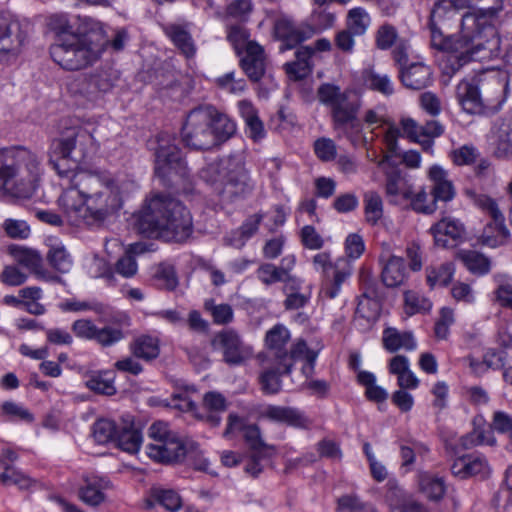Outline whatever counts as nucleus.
<instances>
[{
    "instance_id": "f257e3e1",
    "label": "nucleus",
    "mask_w": 512,
    "mask_h": 512,
    "mask_svg": "<svg viewBox=\"0 0 512 512\" xmlns=\"http://www.w3.org/2000/svg\"><path fill=\"white\" fill-rule=\"evenodd\" d=\"M133 218L135 230L148 238L183 243L193 233L189 210L179 200L168 195L153 196Z\"/></svg>"
},
{
    "instance_id": "f03ea898",
    "label": "nucleus",
    "mask_w": 512,
    "mask_h": 512,
    "mask_svg": "<svg viewBox=\"0 0 512 512\" xmlns=\"http://www.w3.org/2000/svg\"><path fill=\"white\" fill-rule=\"evenodd\" d=\"M78 33L54 42L49 53L55 63L67 71H78L92 66L109 44L101 22L83 17L79 19Z\"/></svg>"
},
{
    "instance_id": "7ed1b4c3",
    "label": "nucleus",
    "mask_w": 512,
    "mask_h": 512,
    "mask_svg": "<svg viewBox=\"0 0 512 512\" xmlns=\"http://www.w3.org/2000/svg\"><path fill=\"white\" fill-rule=\"evenodd\" d=\"M76 185L86 198L82 223L100 226L116 216L123 206L121 188L117 179L108 171L80 170Z\"/></svg>"
},
{
    "instance_id": "20e7f679",
    "label": "nucleus",
    "mask_w": 512,
    "mask_h": 512,
    "mask_svg": "<svg viewBox=\"0 0 512 512\" xmlns=\"http://www.w3.org/2000/svg\"><path fill=\"white\" fill-rule=\"evenodd\" d=\"M39 160L24 146L0 149V191L13 200H28L39 181Z\"/></svg>"
},
{
    "instance_id": "39448f33",
    "label": "nucleus",
    "mask_w": 512,
    "mask_h": 512,
    "mask_svg": "<svg viewBox=\"0 0 512 512\" xmlns=\"http://www.w3.org/2000/svg\"><path fill=\"white\" fill-rule=\"evenodd\" d=\"M236 132L235 123L212 105L192 109L182 128V141L193 150H209L230 139Z\"/></svg>"
},
{
    "instance_id": "423d86ee",
    "label": "nucleus",
    "mask_w": 512,
    "mask_h": 512,
    "mask_svg": "<svg viewBox=\"0 0 512 512\" xmlns=\"http://www.w3.org/2000/svg\"><path fill=\"white\" fill-rule=\"evenodd\" d=\"M290 341V332L283 324H276L266 332L265 344L267 352L259 354L258 357H267L279 363L286 372H291L293 365L298 360H303L302 374L306 378L312 377L315 370V363L318 352L308 347L303 339H298L289 350L286 349Z\"/></svg>"
},
{
    "instance_id": "0eeeda50",
    "label": "nucleus",
    "mask_w": 512,
    "mask_h": 512,
    "mask_svg": "<svg viewBox=\"0 0 512 512\" xmlns=\"http://www.w3.org/2000/svg\"><path fill=\"white\" fill-rule=\"evenodd\" d=\"M91 134L82 127H72L52 143L50 163L61 177L80 171L79 165L88 156Z\"/></svg>"
},
{
    "instance_id": "6e6552de",
    "label": "nucleus",
    "mask_w": 512,
    "mask_h": 512,
    "mask_svg": "<svg viewBox=\"0 0 512 512\" xmlns=\"http://www.w3.org/2000/svg\"><path fill=\"white\" fill-rule=\"evenodd\" d=\"M319 101L331 109L332 124L335 131L348 135L360 127L358 112L361 104L357 96L350 92H342L333 84L324 83L317 90Z\"/></svg>"
},
{
    "instance_id": "1a4fd4ad",
    "label": "nucleus",
    "mask_w": 512,
    "mask_h": 512,
    "mask_svg": "<svg viewBox=\"0 0 512 512\" xmlns=\"http://www.w3.org/2000/svg\"><path fill=\"white\" fill-rule=\"evenodd\" d=\"M148 435L151 442L146 445V453L149 458L162 464L179 463L197 448L194 442H185L181 439L163 421L153 423Z\"/></svg>"
},
{
    "instance_id": "9d476101",
    "label": "nucleus",
    "mask_w": 512,
    "mask_h": 512,
    "mask_svg": "<svg viewBox=\"0 0 512 512\" xmlns=\"http://www.w3.org/2000/svg\"><path fill=\"white\" fill-rule=\"evenodd\" d=\"M474 28H477V19L473 14L462 16L461 31L459 34L445 36L436 34L432 37L431 47L448 54L447 63L451 73L457 72L463 65L471 61L470 51L474 41Z\"/></svg>"
},
{
    "instance_id": "9b49d317",
    "label": "nucleus",
    "mask_w": 512,
    "mask_h": 512,
    "mask_svg": "<svg viewBox=\"0 0 512 512\" xmlns=\"http://www.w3.org/2000/svg\"><path fill=\"white\" fill-rule=\"evenodd\" d=\"M219 175L222 183L220 191L222 202L232 204L251 195L254 185L240 158L229 157L222 161Z\"/></svg>"
},
{
    "instance_id": "f8f14e48",
    "label": "nucleus",
    "mask_w": 512,
    "mask_h": 512,
    "mask_svg": "<svg viewBox=\"0 0 512 512\" xmlns=\"http://www.w3.org/2000/svg\"><path fill=\"white\" fill-rule=\"evenodd\" d=\"M155 156V174L161 178L165 184L171 181L170 177L175 174L181 178L189 176L187 163L182 155L180 148L176 145L175 136L161 132L157 135V147Z\"/></svg>"
},
{
    "instance_id": "ddd939ff",
    "label": "nucleus",
    "mask_w": 512,
    "mask_h": 512,
    "mask_svg": "<svg viewBox=\"0 0 512 512\" xmlns=\"http://www.w3.org/2000/svg\"><path fill=\"white\" fill-rule=\"evenodd\" d=\"M29 23L9 13H0V64L16 59L29 33Z\"/></svg>"
},
{
    "instance_id": "4468645a",
    "label": "nucleus",
    "mask_w": 512,
    "mask_h": 512,
    "mask_svg": "<svg viewBox=\"0 0 512 512\" xmlns=\"http://www.w3.org/2000/svg\"><path fill=\"white\" fill-rule=\"evenodd\" d=\"M194 392L193 387L186 388L183 393H176L172 395L173 406L187 412H193L195 416L212 427H216L221 422V414L226 411L227 404L224 396L218 392H208L203 397V407L205 412L202 414L196 413V404L190 399L188 392Z\"/></svg>"
},
{
    "instance_id": "2eb2a0df",
    "label": "nucleus",
    "mask_w": 512,
    "mask_h": 512,
    "mask_svg": "<svg viewBox=\"0 0 512 512\" xmlns=\"http://www.w3.org/2000/svg\"><path fill=\"white\" fill-rule=\"evenodd\" d=\"M114 85L108 71H96L90 75H81L69 84L70 93L76 98L94 101L101 94L108 92Z\"/></svg>"
},
{
    "instance_id": "dca6fc26",
    "label": "nucleus",
    "mask_w": 512,
    "mask_h": 512,
    "mask_svg": "<svg viewBox=\"0 0 512 512\" xmlns=\"http://www.w3.org/2000/svg\"><path fill=\"white\" fill-rule=\"evenodd\" d=\"M212 345L223 353V360L230 366L243 364L252 356V348L245 345L239 334L233 329L217 333Z\"/></svg>"
},
{
    "instance_id": "f3484780",
    "label": "nucleus",
    "mask_w": 512,
    "mask_h": 512,
    "mask_svg": "<svg viewBox=\"0 0 512 512\" xmlns=\"http://www.w3.org/2000/svg\"><path fill=\"white\" fill-rule=\"evenodd\" d=\"M274 34L282 42L280 52H284L311 38L314 29L309 25L297 24L288 18H279L274 25Z\"/></svg>"
},
{
    "instance_id": "a211bd4d",
    "label": "nucleus",
    "mask_w": 512,
    "mask_h": 512,
    "mask_svg": "<svg viewBox=\"0 0 512 512\" xmlns=\"http://www.w3.org/2000/svg\"><path fill=\"white\" fill-rule=\"evenodd\" d=\"M430 232L434 237V242L442 248L455 247L458 242L466 238L465 226L460 220L450 217L442 218L435 223Z\"/></svg>"
},
{
    "instance_id": "6ab92c4d",
    "label": "nucleus",
    "mask_w": 512,
    "mask_h": 512,
    "mask_svg": "<svg viewBox=\"0 0 512 512\" xmlns=\"http://www.w3.org/2000/svg\"><path fill=\"white\" fill-rule=\"evenodd\" d=\"M240 67L252 82L260 81L266 71L264 49L255 41L246 43L240 55Z\"/></svg>"
},
{
    "instance_id": "aec40b11",
    "label": "nucleus",
    "mask_w": 512,
    "mask_h": 512,
    "mask_svg": "<svg viewBox=\"0 0 512 512\" xmlns=\"http://www.w3.org/2000/svg\"><path fill=\"white\" fill-rule=\"evenodd\" d=\"M78 175L79 171H76L67 177L69 179V186L59 198V204L64 212L77 223L82 222V215L86 207V198L75 183Z\"/></svg>"
},
{
    "instance_id": "412c9836",
    "label": "nucleus",
    "mask_w": 512,
    "mask_h": 512,
    "mask_svg": "<svg viewBox=\"0 0 512 512\" xmlns=\"http://www.w3.org/2000/svg\"><path fill=\"white\" fill-rule=\"evenodd\" d=\"M379 263L382 266L381 280L386 287H398L405 282L407 270L402 257L383 251L379 256Z\"/></svg>"
},
{
    "instance_id": "4be33fe9",
    "label": "nucleus",
    "mask_w": 512,
    "mask_h": 512,
    "mask_svg": "<svg viewBox=\"0 0 512 512\" xmlns=\"http://www.w3.org/2000/svg\"><path fill=\"white\" fill-rule=\"evenodd\" d=\"M484 109H492L503 102L505 83L497 74L481 73L476 76Z\"/></svg>"
},
{
    "instance_id": "5701e85b",
    "label": "nucleus",
    "mask_w": 512,
    "mask_h": 512,
    "mask_svg": "<svg viewBox=\"0 0 512 512\" xmlns=\"http://www.w3.org/2000/svg\"><path fill=\"white\" fill-rule=\"evenodd\" d=\"M457 99L463 110L469 114H482L485 112L482 102L480 87L476 77L471 80H463L457 86Z\"/></svg>"
},
{
    "instance_id": "b1692460",
    "label": "nucleus",
    "mask_w": 512,
    "mask_h": 512,
    "mask_svg": "<svg viewBox=\"0 0 512 512\" xmlns=\"http://www.w3.org/2000/svg\"><path fill=\"white\" fill-rule=\"evenodd\" d=\"M258 359L261 367L259 381L262 391L266 394L278 393L282 388L281 377L291 372L284 371L279 363L267 357H258Z\"/></svg>"
},
{
    "instance_id": "393cba45",
    "label": "nucleus",
    "mask_w": 512,
    "mask_h": 512,
    "mask_svg": "<svg viewBox=\"0 0 512 512\" xmlns=\"http://www.w3.org/2000/svg\"><path fill=\"white\" fill-rule=\"evenodd\" d=\"M312 46H301L295 51V60L284 64V69L289 79L300 81L308 77L313 70Z\"/></svg>"
},
{
    "instance_id": "a878e982",
    "label": "nucleus",
    "mask_w": 512,
    "mask_h": 512,
    "mask_svg": "<svg viewBox=\"0 0 512 512\" xmlns=\"http://www.w3.org/2000/svg\"><path fill=\"white\" fill-rule=\"evenodd\" d=\"M487 36V40L483 41L480 31L473 35L474 41L470 51L471 61H487L499 55L500 39L494 28L488 29Z\"/></svg>"
},
{
    "instance_id": "bb28decb",
    "label": "nucleus",
    "mask_w": 512,
    "mask_h": 512,
    "mask_svg": "<svg viewBox=\"0 0 512 512\" xmlns=\"http://www.w3.org/2000/svg\"><path fill=\"white\" fill-rule=\"evenodd\" d=\"M381 311L380 298L359 297L355 311L354 324L361 331L372 328Z\"/></svg>"
},
{
    "instance_id": "cd10ccee",
    "label": "nucleus",
    "mask_w": 512,
    "mask_h": 512,
    "mask_svg": "<svg viewBox=\"0 0 512 512\" xmlns=\"http://www.w3.org/2000/svg\"><path fill=\"white\" fill-rule=\"evenodd\" d=\"M399 79L407 89L421 90L432 82V72L423 63H412L399 70Z\"/></svg>"
},
{
    "instance_id": "c85d7f7f",
    "label": "nucleus",
    "mask_w": 512,
    "mask_h": 512,
    "mask_svg": "<svg viewBox=\"0 0 512 512\" xmlns=\"http://www.w3.org/2000/svg\"><path fill=\"white\" fill-rule=\"evenodd\" d=\"M454 3L451 0H438L429 16L428 28L430 30V42L432 37L438 32L444 34L442 28L446 27V22L457 15V11Z\"/></svg>"
},
{
    "instance_id": "c756f323",
    "label": "nucleus",
    "mask_w": 512,
    "mask_h": 512,
    "mask_svg": "<svg viewBox=\"0 0 512 512\" xmlns=\"http://www.w3.org/2000/svg\"><path fill=\"white\" fill-rule=\"evenodd\" d=\"M429 179L433 183L431 194L435 204L437 201L448 202L455 196V189L447 178V172L438 165H433L428 172Z\"/></svg>"
},
{
    "instance_id": "7c9ffc66",
    "label": "nucleus",
    "mask_w": 512,
    "mask_h": 512,
    "mask_svg": "<svg viewBox=\"0 0 512 512\" xmlns=\"http://www.w3.org/2000/svg\"><path fill=\"white\" fill-rule=\"evenodd\" d=\"M494 155L499 159L512 158V118L500 119L494 126Z\"/></svg>"
},
{
    "instance_id": "2f4dec72",
    "label": "nucleus",
    "mask_w": 512,
    "mask_h": 512,
    "mask_svg": "<svg viewBox=\"0 0 512 512\" xmlns=\"http://www.w3.org/2000/svg\"><path fill=\"white\" fill-rule=\"evenodd\" d=\"M130 351L135 358L150 362L160 354L159 340L150 335H140L130 343Z\"/></svg>"
},
{
    "instance_id": "473e14b6",
    "label": "nucleus",
    "mask_w": 512,
    "mask_h": 512,
    "mask_svg": "<svg viewBox=\"0 0 512 512\" xmlns=\"http://www.w3.org/2000/svg\"><path fill=\"white\" fill-rule=\"evenodd\" d=\"M240 115L245 121L248 136L254 141H259L265 136V129L262 121L258 117L257 110L251 102L241 100L238 103Z\"/></svg>"
},
{
    "instance_id": "72a5a7b5",
    "label": "nucleus",
    "mask_w": 512,
    "mask_h": 512,
    "mask_svg": "<svg viewBox=\"0 0 512 512\" xmlns=\"http://www.w3.org/2000/svg\"><path fill=\"white\" fill-rule=\"evenodd\" d=\"M504 216L501 220H493L486 224L480 236V242L488 247L495 248L503 245L510 236V232L504 224Z\"/></svg>"
},
{
    "instance_id": "f704fd0d",
    "label": "nucleus",
    "mask_w": 512,
    "mask_h": 512,
    "mask_svg": "<svg viewBox=\"0 0 512 512\" xmlns=\"http://www.w3.org/2000/svg\"><path fill=\"white\" fill-rule=\"evenodd\" d=\"M265 415L267 418L295 427H306L307 419L296 409L290 407L270 406Z\"/></svg>"
},
{
    "instance_id": "c9c22d12",
    "label": "nucleus",
    "mask_w": 512,
    "mask_h": 512,
    "mask_svg": "<svg viewBox=\"0 0 512 512\" xmlns=\"http://www.w3.org/2000/svg\"><path fill=\"white\" fill-rule=\"evenodd\" d=\"M107 482L95 477L85 478V485L79 489L80 499L89 506H98L105 500L103 489Z\"/></svg>"
},
{
    "instance_id": "e433bc0d",
    "label": "nucleus",
    "mask_w": 512,
    "mask_h": 512,
    "mask_svg": "<svg viewBox=\"0 0 512 512\" xmlns=\"http://www.w3.org/2000/svg\"><path fill=\"white\" fill-rule=\"evenodd\" d=\"M383 345L390 352H395L400 348L413 350L416 347V343L411 332L401 333L395 328H387L384 330Z\"/></svg>"
},
{
    "instance_id": "4c0bfd02",
    "label": "nucleus",
    "mask_w": 512,
    "mask_h": 512,
    "mask_svg": "<svg viewBox=\"0 0 512 512\" xmlns=\"http://www.w3.org/2000/svg\"><path fill=\"white\" fill-rule=\"evenodd\" d=\"M9 251L18 264L28 268L34 274L42 276V258L36 251L17 245H11Z\"/></svg>"
},
{
    "instance_id": "58836bf2",
    "label": "nucleus",
    "mask_w": 512,
    "mask_h": 512,
    "mask_svg": "<svg viewBox=\"0 0 512 512\" xmlns=\"http://www.w3.org/2000/svg\"><path fill=\"white\" fill-rule=\"evenodd\" d=\"M426 282L431 289L437 286H447L454 275V265L450 262L439 265H429L425 269Z\"/></svg>"
},
{
    "instance_id": "ea45409f",
    "label": "nucleus",
    "mask_w": 512,
    "mask_h": 512,
    "mask_svg": "<svg viewBox=\"0 0 512 512\" xmlns=\"http://www.w3.org/2000/svg\"><path fill=\"white\" fill-rule=\"evenodd\" d=\"M47 26L55 34V42H61L63 39H69L78 33V26L74 27L67 14H52L47 20Z\"/></svg>"
},
{
    "instance_id": "a19ab883",
    "label": "nucleus",
    "mask_w": 512,
    "mask_h": 512,
    "mask_svg": "<svg viewBox=\"0 0 512 512\" xmlns=\"http://www.w3.org/2000/svg\"><path fill=\"white\" fill-rule=\"evenodd\" d=\"M458 258L464 263L466 268L474 274L484 275L490 271V260L477 251L462 250L458 252Z\"/></svg>"
},
{
    "instance_id": "79ce46f5",
    "label": "nucleus",
    "mask_w": 512,
    "mask_h": 512,
    "mask_svg": "<svg viewBox=\"0 0 512 512\" xmlns=\"http://www.w3.org/2000/svg\"><path fill=\"white\" fill-rule=\"evenodd\" d=\"M114 442L123 451L136 453L140 448L142 435L138 429L132 426L123 427L121 430H117Z\"/></svg>"
},
{
    "instance_id": "37998d69",
    "label": "nucleus",
    "mask_w": 512,
    "mask_h": 512,
    "mask_svg": "<svg viewBox=\"0 0 512 512\" xmlns=\"http://www.w3.org/2000/svg\"><path fill=\"white\" fill-rule=\"evenodd\" d=\"M243 437L252 453H262L264 456H273L275 454V447L266 444L262 440L260 430L256 425L245 427Z\"/></svg>"
},
{
    "instance_id": "c03bdc74",
    "label": "nucleus",
    "mask_w": 512,
    "mask_h": 512,
    "mask_svg": "<svg viewBox=\"0 0 512 512\" xmlns=\"http://www.w3.org/2000/svg\"><path fill=\"white\" fill-rule=\"evenodd\" d=\"M143 245L140 243L131 244L126 254L119 258L115 264V270L118 274L125 278L133 277L138 269L136 260L133 254H139L143 252Z\"/></svg>"
},
{
    "instance_id": "a18cd8bd",
    "label": "nucleus",
    "mask_w": 512,
    "mask_h": 512,
    "mask_svg": "<svg viewBox=\"0 0 512 512\" xmlns=\"http://www.w3.org/2000/svg\"><path fill=\"white\" fill-rule=\"evenodd\" d=\"M371 18L362 7L352 8L348 11L346 18V29L356 36H362L370 26Z\"/></svg>"
},
{
    "instance_id": "49530a36",
    "label": "nucleus",
    "mask_w": 512,
    "mask_h": 512,
    "mask_svg": "<svg viewBox=\"0 0 512 512\" xmlns=\"http://www.w3.org/2000/svg\"><path fill=\"white\" fill-rule=\"evenodd\" d=\"M258 279L265 285H271L277 282L289 283L292 278L288 273V269L284 267H276L271 263L260 265L256 271Z\"/></svg>"
},
{
    "instance_id": "de8ad7c7",
    "label": "nucleus",
    "mask_w": 512,
    "mask_h": 512,
    "mask_svg": "<svg viewBox=\"0 0 512 512\" xmlns=\"http://www.w3.org/2000/svg\"><path fill=\"white\" fill-rule=\"evenodd\" d=\"M364 213L367 223L376 225L383 217V201L375 191H367L363 196Z\"/></svg>"
},
{
    "instance_id": "09e8293b",
    "label": "nucleus",
    "mask_w": 512,
    "mask_h": 512,
    "mask_svg": "<svg viewBox=\"0 0 512 512\" xmlns=\"http://www.w3.org/2000/svg\"><path fill=\"white\" fill-rule=\"evenodd\" d=\"M403 199L409 200L411 208L417 213L428 215L434 213L437 209L433 199L428 201V194L424 189L414 194L410 188H407L403 191Z\"/></svg>"
},
{
    "instance_id": "8fccbe9b",
    "label": "nucleus",
    "mask_w": 512,
    "mask_h": 512,
    "mask_svg": "<svg viewBox=\"0 0 512 512\" xmlns=\"http://www.w3.org/2000/svg\"><path fill=\"white\" fill-rule=\"evenodd\" d=\"M169 36L174 45L186 58H192L195 56L196 46L189 32L180 26H172L169 30Z\"/></svg>"
},
{
    "instance_id": "3c124183",
    "label": "nucleus",
    "mask_w": 512,
    "mask_h": 512,
    "mask_svg": "<svg viewBox=\"0 0 512 512\" xmlns=\"http://www.w3.org/2000/svg\"><path fill=\"white\" fill-rule=\"evenodd\" d=\"M419 486L421 491L431 500H439L445 493L443 479L430 474L420 476Z\"/></svg>"
},
{
    "instance_id": "603ef678",
    "label": "nucleus",
    "mask_w": 512,
    "mask_h": 512,
    "mask_svg": "<svg viewBox=\"0 0 512 512\" xmlns=\"http://www.w3.org/2000/svg\"><path fill=\"white\" fill-rule=\"evenodd\" d=\"M151 498L171 512L178 511L182 506L181 497L172 489L153 488Z\"/></svg>"
},
{
    "instance_id": "864d4df0",
    "label": "nucleus",
    "mask_w": 512,
    "mask_h": 512,
    "mask_svg": "<svg viewBox=\"0 0 512 512\" xmlns=\"http://www.w3.org/2000/svg\"><path fill=\"white\" fill-rule=\"evenodd\" d=\"M49 264L60 273H67L72 267V260L64 246H52L47 253Z\"/></svg>"
},
{
    "instance_id": "5fc2aeb1",
    "label": "nucleus",
    "mask_w": 512,
    "mask_h": 512,
    "mask_svg": "<svg viewBox=\"0 0 512 512\" xmlns=\"http://www.w3.org/2000/svg\"><path fill=\"white\" fill-rule=\"evenodd\" d=\"M401 127L403 130V133L411 141L419 143L425 152H429V153L433 152L434 141H432L430 139H421V136H420L421 125H418V123L414 119H412V118L402 119Z\"/></svg>"
},
{
    "instance_id": "6e6d98bb",
    "label": "nucleus",
    "mask_w": 512,
    "mask_h": 512,
    "mask_svg": "<svg viewBox=\"0 0 512 512\" xmlns=\"http://www.w3.org/2000/svg\"><path fill=\"white\" fill-rule=\"evenodd\" d=\"M283 291L286 294L284 307L287 310L303 308L309 302V295L299 293L298 286L293 279L289 283L285 284Z\"/></svg>"
},
{
    "instance_id": "4d7b16f0",
    "label": "nucleus",
    "mask_w": 512,
    "mask_h": 512,
    "mask_svg": "<svg viewBox=\"0 0 512 512\" xmlns=\"http://www.w3.org/2000/svg\"><path fill=\"white\" fill-rule=\"evenodd\" d=\"M117 430L116 424L113 421L100 419L93 425V437L99 444L114 442Z\"/></svg>"
},
{
    "instance_id": "13d9d810",
    "label": "nucleus",
    "mask_w": 512,
    "mask_h": 512,
    "mask_svg": "<svg viewBox=\"0 0 512 512\" xmlns=\"http://www.w3.org/2000/svg\"><path fill=\"white\" fill-rule=\"evenodd\" d=\"M386 183H385V193L389 198L391 203H397V197H403V189L401 187V171L397 168H391L390 170L385 171Z\"/></svg>"
},
{
    "instance_id": "bf43d9fd",
    "label": "nucleus",
    "mask_w": 512,
    "mask_h": 512,
    "mask_svg": "<svg viewBox=\"0 0 512 512\" xmlns=\"http://www.w3.org/2000/svg\"><path fill=\"white\" fill-rule=\"evenodd\" d=\"M4 471L0 473V481L4 485H16L20 489H27L30 487L31 479L24 475L22 472L16 470L8 462L2 468Z\"/></svg>"
},
{
    "instance_id": "052dcab7",
    "label": "nucleus",
    "mask_w": 512,
    "mask_h": 512,
    "mask_svg": "<svg viewBox=\"0 0 512 512\" xmlns=\"http://www.w3.org/2000/svg\"><path fill=\"white\" fill-rule=\"evenodd\" d=\"M404 301L406 313L409 315L428 312L432 307L428 298L414 291L405 292Z\"/></svg>"
},
{
    "instance_id": "680f3d73",
    "label": "nucleus",
    "mask_w": 512,
    "mask_h": 512,
    "mask_svg": "<svg viewBox=\"0 0 512 512\" xmlns=\"http://www.w3.org/2000/svg\"><path fill=\"white\" fill-rule=\"evenodd\" d=\"M366 82L370 89L377 91L383 95L390 96L394 92L393 83L386 74H379L370 71L367 74Z\"/></svg>"
},
{
    "instance_id": "e2e57ef3",
    "label": "nucleus",
    "mask_w": 512,
    "mask_h": 512,
    "mask_svg": "<svg viewBox=\"0 0 512 512\" xmlns=\"http://www.w3.org/2000/svg\"><path fill=\"white\" fill-rule=\"evenodd\" d=\"M397 37L398 33L393 25L383 24L378 28L375 35L376 46L381 50H387L395 44Z\"/></svg>"
},
{
    "instance_id": "0e129e2a",
    "label": "nucleus",
    "mask_w": 512,
    "mask_h": 512,
    "mask_svg": "<svg viewBox=\"0 0 512 512\" xmlns=\"http://www.w3.org/2000/svg\"><path fill=\"white\" fill-rule=\"evenodd\" d=\"M105 375L106 373L90 377L86 381V386L90 390L99 394L108 396L114 395L116 393V388L113 384V379L106 378Z\"/></svg>"
},
{
    "instance_id": "69168bd1",
    "label": "nucleus",
    "mask_w": 512,
    "mask_h": 512,
    "mask_svg": "<svg viewBox=\"0 0 512 512\" xmlns=\"http://www.w3.org/2000/svg\"><path fill=\"white\" fill-rule=\"evenodd\" d=\"M205 309L210 311L216 324H228L233 320V309L229 304H214L206 301Z\"/></svg>"
},
{
    "instance_id": "338daca9",
    "label": "nucleus",
    "mask_w": 512,
    "mask_h": 512,
    "mask_svg": "<svg viewBox=\"0 0 512 512\" xmlns=\"http://www.w3.org/2000/svg\"><path fill=\"white\" fill-rule=\"evenodd\" d=\"M359 280L362 288V294L359 297L381 298L378 282L369 270L362 269Z\"/></svg>"
},
{
    "instance_id": "774afa93",
    "label": "nucleus",
    "mask_w": 512,
    "mask_h": 512,
    "mask_svg": "<svg viewBox=\"0 0 512 512\" xmlns=\"http://www.w3.org/2000/svg\"><path fill=\"white\" fill-rule=\"evenodd\" d=\"M124 338V333L121 329L106 326L98 328L94 340L103 347H109Z\"/></svg>"
}]
</instances>
